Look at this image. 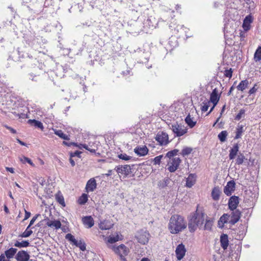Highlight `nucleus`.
Listing matches in <instances>:
<instances>
[{"mask_svg":"<svg viewBox=\"0 0 261 261\" xmlns=\"http://www.w3.org/2000/svg\"><path fill=\"white\" fill-rule=\"evenodd\" d=\"M187 227L186 219L181 216L174 214L170 217L168 224L169 232L173 234H177L183 231Z\"/></svg>","mask_w":261,"mask_h":261,"instance_id":"1","label":"nucleus"},{"mask_svg":"<svg viewBox=\"0 0 261 261\" xmlns=\"http://www.w3.org/2000/svg\"><path fill=\"white\" fill-rule=\"evenodd\" d=\"M155 140L161 146L167 145L169 143L168 135L163 131H160L156 134Z\"/></svg>","mask_w":261,"mask_h":261,"instance_id":"2","label":"nucleus"},{"mask_svg":"<svg viewBox=\"0 0 261 261\" xmlns=\"http://www.w3.org/2000/svg\"><path fill=\"white\" fill-rule=\"evenodd\" d=\"M114 170L120 176L123 175L124 177H127L132 172V168L129 165H118Z\"/></svg>","mask_w":261,"mask_h":261,"instance_id":"3","label":"nucleus"},{"mask_svg":"<svg viewBox=\"0 0 261 261\" xmlns=\"http://www.w3.org/2000/svg\"><path fill=\"white\" fill-rule=\"evenodd\" d=\"M171 129L177 137L183 136L187 132V129L185 125L177 123L172 125Z\"/></svg>","mask_w":261,"mask_h":261,"instance_id":"4","label":"nucleus"},{"mask_svg":"<svg viewBox=\"0 0 261 261\" xmlns=\"http://www.w3.org/2000/svg\"><path fill=\"white\" fill-rule=\"evenodd\" d=\"M205 217V215L203 213L199 212L197 210L192 214L190 218L194 219L196 223L200 227L204 222Z\"/></svg>","mask_w":261,"mask_h":261,"instance_id":"5","label":"nucleus"},{"mask_svg":"<svg viewBox=\"0 0 261 261\" xmlns=\"http://www.w3.org/2000/svg\"><path fill=\"white\" fill-rule=\"evenodd\" d=\"M113 250L119 257L126 256L129 252V249L123 244H121L116 247H114Z\"/></svg>","mask_w":261,"mask_h":261,"instance_id":"6","label":"nucleus"},{"mask_svg":"<svg viewBox=\"0 0 261 261\" xmlns=\"http://www.w3.org/2000/svg\"><path fill=\"white\" fill-rule=\"evenodd\" d=\"M136 238L138 242L142 244H146L148 242L149 233L146 231L141 230L137 233Z\"/></svg>","mask_w":261,"mask_h":261,"instance_id":"7","label":"nucleus"},{"mask_svg":"<svg viewBox=\"0 0 261 261\" xmlns=\"http://www.w3.org/2000/svg\"><path fill=\"white\" fill-rule=\"evenodd\" d=\"M180 162L181 160L179 158H172L171 162L168 163V170L170 172L175 171L177 169Z\"/></svg>","mask_w":261,"mask_h":261,"instance_id":"8","label":"nucleus"},{"mask_svg":"<svg viewBox=\"0 0 261 261\" xmlns=\"http://www.w3.org/2000/svg\"><path fill=\"white\" fill-rule=\"evenodd\" d=\"M232 211L231 214L230 215V221L229 223L232 225H234L238 221H239L241 212L238 209H234V210H231Z\"/></svg>","mask_w":261,"mask_h":261,"instance_id":"9","label":"nucleus"},{"mask_svg":"<svg viewBox=\"0 0 261 261\" xmlns=\"http://www.w3.org/2000/svg\"><path fill=\"white\" fill-rule=\"evenodd\" d=\"M15 258L17 261H29L30 255L26 251L20 250L16 253Z\"/></svg>","mask_w":261,"mask_h":261,"instance_id":"10","label":"nucleus"},{"mask_svg":"<svg viewBox=\"0 0 261 261\" xmlns=\"http://www.w3.org/2000/svg\"><path fill=\"white\" fill-rule=\"evenodd\" d=\"M186 249L182 244H179L175 250V253L177 259L178 260H181L185 255Z\"/></svg>","mask_w":261,"mask_h":261,"instance_id":"11","label":"nucleus"},{"mask_svg":"<svg viewBox=\"0 0 261 261\" xmlns=\"http://www.w3.org/2000/svg\"><path fill=\"white\" fill-rule=\"evenodd\" d=\"M235 186L236 183L234 180L229 181L224 188V193L227 196H230L235 190Z\"/></svg>","mask_w":261,"mask_h":261,"instance_id":"12","label":"nucleus"},{"mask_svg":"<svg viewBox=\"0 0 261 261\" xmlns=\"http://www.w3.org/2000/svg\"><path fill=\"white\" fill-rule=\"evenodd\" d=\"M98 225L101 230H109L113 226L114 224L111 220L105 219L100 220Z\"/></svg>","mask_w":261,"mask_h":261,"instance_id":"13","label":"nucleus"},{"mask_svg":"<svg viewBox=\"0 0 261 261\" xmlns=\"http://www.w3.org/2000/svg\"><path fill=\"white\" fill-rule=\"evenodd\" d=\"M239 197L236 196H231L228 201V205L230 210H234L237 209L239 204Z\"/></svg>","mask_w":261,"mask_h":261,"instance_id":"14","label":"nucleus"},{"mask_svg":"<svg viewBox=\"0 0 261 261\" xmlns=\"http://www.w3.org/2000/svg\"><path fill=\"white\" fill-rule=\"evenodd\" d=\"M220 96L219 95L218 91L216 88H215L210 95L211 103L214 104V106H216L219 100Z\"/></svg>","mask_w":261,"mask_h":261,"instance_id":"15","label":"nucleus"},{"mask_svg":"<svg viewBox=\"0 0 261 261\" xmlns=\"http://www.w3.org/2000/svg\"><path fill=\"white\" fill-rule=\"evenodd\" d=\"M97 184L95 179L94 178L90 179L87 182L86 189L87 192H93L96 189Z\"/></svg>","mask_w":261,"mask_h":261,"instance_id":"16","label":"nucleus"},{"mask_svg":"<svg viewBox=\"0 0 261 261\" xmlns=\"http://www.w3.org/2000/svg\"><path fill=\"white\" fill-rule=\"evenodd\" d=\"M134 152L140 156H143L148 153V149L146 146H137L134 149Z\"/></svg>","mask_w":261,"mask_h":261,"instance_id":"17","label":"nucleus"},{"mask_svg":"<svg viewBox=\"0 0 261 261\" xmlns=\"http://www.w3.org/2000/svg\"><path fill=\"white\" fill-rule=\"evenodd\" d=\"M221 191L219 187H215L212 191L211 197L214 201H218L220 198Z\"/></svg>","mask_w":261,"mask_h":261,"instance_id":"18","label":"nucleus"},{"mask_svg":"<svg viewBox=\"0 0 261 261\" xmlns=\"http://www.w3.org/2000/svg\"><path fill=\"white\" fill-rule=\"evenodd\" d=\"M197 176L195 174L191 173L186 178V186L188 188H191L195 184Z\"/></svg>","mask_w":261,"mask_h":261,"instance_id":"19","label":"nucleus"},{"mask_svg":"<svg viewBox=\"0 0 261 261\" xmlns=\"http://www.w3.org/2000/svg\"><path fill=\"white\" fill-rule=\"evenodd\" d=\"M230 215L227 214H224L219 219L218 221V226L222 228L225 223H229Z\"/></svg>","mask_w":261,"mask_h":261,"instance_id":"20","label":"nucleus"},{"mask_svg":"<svg viewBox=\"0 0 261 261\" xmlns=\"http://www.w3.org/2000/svg\"><path fill=\"white\" fill-rule=\"evenodd\" d=\"M99 142L95 140L90 141L88 144H86L87 150L91 152L95 153L97 149V146Z\"/></svg>","mask_w":261,"mask_h":261,"instance_id":"21","label":"nucleus"},{"mask_svg":"<svg viewBox=\"0 0 261 261\" xmlns=\"http://www.w3.org/2000/svg\"><path fill=\"white\" fill-rule=\"evenodd\" d=\"M220 244L221 247L226 250L229 245L228 237L226 234H222L220 236Z\"/></svg>","mask_w":261,"mask_h":261,"instance_id":"22","label":"nucleus"},{"mask_svg":"<svg viewBox=\"0 0 261 261\" xmlns=\"http://www.w3.org/2000/svg\"><path fill=\"white\" fill-rule=\"evenodd\" d=\"M239 150V146L238 144H234L229 150V158L230 160H233L236 157Z\"/></svg>","mask_w":261,"mask_h":261,"instance_id":"23","label":"nucleus"},{"mask_svg":"<svg viewBox=\"0 0 261 261\" xmlns=\"http://www.w3.org/2000/svg\"><path fill=\"white\" fill-rule=\"evenodd\" d=\"M46 225L51 228H54L56 229H58L61 226V223L58 220H50L48 219L46 222Z\"/></svg>","mask_w":261,"mask_h":261,"instance_id":"24","label":"nucleus"},{"mask_svg":"<svg viewBox=\"0 0 261 261\" xmlns=\"http://www.w3.org/2000/svg\"><path fill=\"white\" fill-rule=\"evenodd\" d=\"M84 224L88 228L92 227L94 224V220L91 216H85L82 219Z\"/></svg>","mask_w":261,"mask_h":261,"instance_id":"25","label":"nucleus"},{"mask_svg":"<svg viewBox=\"0 0 261 261\" xmlns=\"http://www.w3.org/2000/svg\"><path fill=\"white\" fill-rule=\"evenodd\" d=\"M17 249L15 248H10L5 251V256L8 259L12 258L15 254H16Z\"/></svg>","mask_w":261,"mask_h":261,"instance_id":"26","label":"nucleus"},{"mask_svg":"<svg viewBox=\"0 0 261 261\" xmlns=\"http://www.w3.org/2000/svg\"><path fill=\"white\" fill-rule=\"evenodd\" d=\"M171 180L168 177L164 178L163 179L160 180L158 182V187L160 189H164L170 183Z\"/></svg>","mask_w":261,"mask_h":261,"instance_id":"27","label":"nucleus"},{"mask_svg":"<svg viewBox=\"0 0 261 261\" xmlns=\"http://www.w3.org/2000/svg\"><path fill=\"white\" fill-rule=\"evenodd\" d=\"M194 221L195 220L194 219L191 218H190L189 220L188 228L191 232H194L197 229V227H199Z\"/></svg>","mask_w":261,"mask_h":261,"instance_id":"28","label":"nucleus"},{"mask_svg":"<svg viewBox=\"0 0 261 261\" xmlns=\"http://www.w3.org/2000/svg\"><path fill=\"white\" fill-rule=\"evenodd\" d=\"M28 123L31 125H33L36 127L40 128L42 130H43L44 129V126L42 123L35 119H29L28 120Z\"/></svg>","mask_w":261,"mask_h":261,"instance_id":"29","label":"nucleus"},{"mask_svg":"<svg viewBox=\"0 0 261 261\" xmlns=\"http://www.w3.org/2000/svg\"><path fill=\"white\" fill-rule=\"evenodd\" d=\"M53 130L56 135L59 136L60 138L65 140H69L70 139L69 136L63 132L62 130L56 129L53 128Z\"/></svg>","mask_w":261,"mask_h":261,"instance_id":"30","label":"nucleus"},{"mask_svg":"<svg viewBox=\"0 0 261 261\" xmlns=\"http://www.w3.org/2000/svg\"><path fill=\"white\" fill-rule=\"evenodd\" d=\"M185 120L190 128L193 127L196 123V121L194 120V118L191 117L190 114L186 117Z\"/></svg>","mask_w":261,"mask_h":261,"instance_id":"31","label":"nucleus"},{"mask_svg":"<svg viewBox=\"0 0 261 261\" xmlns=\"http://www.w3.org/2000/svg\"><path fill=\"white\" fill-rule=\"evenodd\" d=\"M122 237V236L121 235L119 236L118 233L116 236H110L108 238V242L111 244H113L121 240Z\"/></svg>","mask_w":261,"mask_h":261,"instance_id":"32","label":"nucleus"},{"mask_svg":"<svg viewBox=\"0 0 261 261\" xmlns=\"http://www.w3.org/2000/svg\"><path fill=\"white\" fill-rule=\"evenodd\" d=\"M243 125H238L236 128V135L234 137L235 139H239L241 137L242 133L244 131Z\"/></svg>","mask_w":261,"mask_h":261,"instance_id":"33","label":"nucleus"},{"mask_svg":"<svg viewBox=\"0 0 261 261\" xmlns=\"http://www.w3.org/2000/svg\"><path fill=\"white\" fill-rule=\"evenodd\" d=\"M30 243L28 241H22L21 242L16 241L14 244V246L19 248L27 247L29 246Z\"/></svg>","mask_w":261,"mask_h":261,"instance_id":"34","label":"nucleus"},{"mask_svg":"<svg viewBox=\"0 0 261 261\" xmlns=\"http://www.w3.org/2000/svg\"><path fill=\"white\" fill-rule=\"evenodd\" d=\"M210 105H211V101H209V100H208V99L204 100L201 104V111L203 112H205L207 111L208 108L210 106Z\"/></svg>","mask_w":261,"mask_h":261,"instance_id":"35","label":"nucleus"},{"mask_svg":"<svg viewBox=\"0 0 261 261\" xmlns=\"http://www.w3.org/2000/svg\"><path fill=\"white\" fill-rule=\"evenodd\" d=\"M254 59L255 61H259L261 60V46H259L256 50Z\"/></svg>","mask_w":261,"mask_h":261,"instance_id":"36","label":"nucleus"},{"mask_svg":"<svg viewBox=\"0 0 261 261\" xmlns=\"http://www.w3.org/2000/svg\"><path fill=\"white\" fill-rule=\"evenodd\" d=\"M245 159V156L242 153H239L236 160V164L239 165H242Z\"/></svg>","mask_w":261,"mask_h":261,"instance_id":"37","label":"nucleus"},{"mask_svg":"<svg viewBox=\"0 0 261 261\" xmlns=\"http://www.w3.org/2000/svg\"><path fill=\"white\" fill-rule=\"evenodd\" d=\"M88 200V195L86 194H83L82 196L79 198L78 202L80 204H85Z\"/></svg>","mask_w":261,"mask_h":261,"instance_id":"38","label":"nucleus"},{"mask_svg":"<svg viewBox=\"0 0 261 261\" xmlns=\"http://www.w3.org/2000/svg\"><path fill=\"white\" fill-rule=\"evenodd\" d=\"M30 228V227H29L28 225L25 231L21 234H20V236L22 238H28L30 237L33 233V231L29 229Z\"/></svg>","mask_w":261,"mask_h":261,"instance_id":"39","label":"nucleus"},{"mask_svg":"<svg viewBox=\"0 0 261 261\" xmlns=\"http://www.w3.org/2000/svg\"><path fill=\"white\" fill-rule=\"evenodd\" d=\"M227 133L225 130L222 131L218 135V138L221 142H224L226 140Z\"/></svg>","mask_w":261,"mask_h":261,"instance_id":"40","label":"nucleus"},{"mask_svg":"<svg viewBox=\"0 0 261 261\" xmlns=\"http://www.w3.org/2000/svg\"><path fill=\"white\" fill-rule=\"evenodd\" d=\"M20 161L23 164L25 163L26 162L29 164L30 165H31L33 167L35 166L34 164L32 162L31 159L29 158L25 157V156H22L20 158Z\"/></svg>","mask_w":261,"mask_h":261,"instance_id":"41","label":"nucleus"},{"mask_svg":"<svg viewBox=\"0 0 261 261\" xmlns=\"http://www.w3.org/2000/svg\"><path fill=\"white\" fill-rule=\"evenodd\" d=\"M192 151V149L191 148L186 147L182 149L180 153L183 156H185L190 154Z\"/></svg>","mask_w":261,"mask_h":261,"instance_id":"42","label":"nucleus"},{"mask_svg":"<svg viewBox=\"0 0 261 261\" xmlns=\"http://www.w3.org/2000/svg\"><path fill=\"white\" fill-rule=\"evenodd\" d=\"M245 110L244 109H241L239 111V113L236 115L235 120H240L241 118L245 117Z\"/></svg>","mask_w":261,"mask_h":261,"instance_id":"43","label":"nucleus"},{"mask_svg":"<svg viewBox=\"0 0 261 261\" xmlns=\"http://www.w3.org/2000/svg\"><path fill=\"white\" fill-rule=\"evenodd\" d=\"M179 150L178 149H174L171 151H168L166 155V156L171 158L172 157H173L174 156L177 154V153L178 152Z\"/></svg>","mask_w":261,"mask_h":261,"instance_id":"44","label":"nucleus"},{"mask_svg":"<svg viewBox=\"0 0 261 261\" xmlns=\"http://www.w3.org/2000/svg\"><path fill=\"white\" fill-rule=\"evenodd\" d=\"M65 238L68 241L72 242L74 245L77 244V241L74 238V236H72L71 233H67L65 236Z\"/></svg>","mask_w":261,"mask_h":261,"instance_id":"45","label":"nucleus"},{"mask_svg":"<svg viewBox=\"0 0 261 261\" xmlns=\"http://www.w3.org/2000/svg\"><path fill=\"white\" fill-rule=\"evenodd\" d=\"M118 157L124 161H128L132 158V156L128 155L126 153H120L118 154Z\"/></svg>","mask_w":261,"mask_h":261,"instance_id":"46","label":"nucleus"},{"mask_svg":"<svg viewBox=\"0 0 261 261\" xmlns=\"http://www.w3.org/2000/svg\"><path fill=\"white\" fill-rule=\"evenodd\" d=\"M252 22V17L250 15L247 16L243 22V27H246V24L250 25V23Z\"/></svg>","mask_w":261,"mask_h":261,"instance_id":"47","label":"nucleus"},{"mask_svg":"<svg viewBox=\"0 0 261 261\" xmlns=\"http://www.w3.org/2000/svg\"><path fill=\"white\" fill-rule=\"evenodd\" d=\"M213 225V221L210 220H206L205 225H204V229L205 230H210Z\"/></svg>","mask_w":261,"mask_h":261,"instance_id":"48","label":"nucleus"},{"mask_svg":"<svg viewBox=\"0 0 261 261\" xmlns=\"http://www.w3.org/2000/svg\"><path fill=\"white\" fill-rule=\"evenodd\" d=\"M56 198V199H57V201L61 205H62L63 206H65V202H64V198H63V197L62 196L57 195Z\"/></svg>","mask_w":261,"mask_h":261,"instance_id":"49","label":"nucleus"},{"mask_svg":"<svg viewBox=\"0 0 261 261\" xmlns=\"http://www.w3.org/2000/svg\"><path fill=\"white\" fill-rule=\"evenodd\" d=\"M74 245L79 247L82 251H85L86 250V244L81 241L80 242L77 241V244Z\"/></svg>","mask_w":261,"mask_h":261,"instance_id":"50","label":"nucleus"},{"mask_svg":"<svg viewBox=\"0 0 261 261\" xmlns=\"http://www.w3.org/2000/svg\"><path fill=\"white\" fill-rule=\"evenodd\" d=\"M248 83H240L239 85L237 86L239 90L243 91L247 87Z\"/></svg>","mask_w":261,"mask_h":261,"instance_id":"51","label":"nucleus"},{"mask_svg":"<svg viewBox=\"0 0 261 261\" xmlns=\"http://www.w3.org/2000/svg\"><path fill=\"white\" fill-rule=\"evenodd\" d=\"M163 155H160L159 156L155 157L153 159L154 164L159 165L161 163V160L162 158H163Z\"/></svg>","mask_w":261,"mask_h":261,"instance_id":"52","label":"nucleus"},{"mask_svg":"<svg viewBox=\"0 0 261 261\" xmlns=\"http://www.w3.org/2000/svg\"><path fill=\"white\" fill-rule=\"evenodd\" d=\"M232 71L230 68L229 70H225L224 72V75L225 77L230 78L232 76Z\"/></svg>","mask_w":261,"mask_h":261,"instance_id":"53","label":"nucleus"},{"mask_svg":"<svg viewBox=\"0 0 261 261\" xmlns=\"http://www.w3.org/2000/svg\"><path fill=\"white\" fill-rule=\"evenodd\" d=\"M73 144L74 146L78 147L80 149H83V148H85L87 150L86 144H82V143L78 144V143H74Z\"/></svg>","mask_w":261,"mask_h":261,"instance_id":"54","label":"nucleus"},{"mask_svg":"<svg viewBox=\"0 0 261 261\" xmlns=\"http://www.w3.org/2000/svg\"><path fill=\"white\" fill-rule=\"evenodd\" d=\"M39 215H36L34 217H33V218L31 219V220L30 222V223L29 224V227H31V226L34 224L35 221L36 220L38 217Z\"/></svg>","mask_w":261,"mask_h":261,"instance_id":"55","label":"nucleus"},{"mask_svg":"<svg viewBox=\"0 0 261 261\" xmlns=\"http://www.w3.org/2000/svg\"><path fill=\"white\" fill-rule=\"evenodd\" d=\"M25 216L23 221L27 220L31 216V213L24 210Z\"/></svg>","mask_w":261,"mask_h":261,"instance_id":"56","label":"nucleus"},{"mask_svg":"<svg viewBox=\"0 0 261 261\" xmlns=\"http://www.w3.org/2000/svg\"><path fill=\"white\" fill-rule=\"evenodd\" d=\"M81 153L80 151H75L73 153H71L70 154V157L73 158L74 156H79L80 154Z\"/></svg>","mask_w":261,"mask_h":261,"instance_id":"57","label":"nucleus"},{"mask_svg":"<svg viewBox=\"0 0 261 261\" xmlns=\"http://www.w3.org/2000/svg\"><path fill=\"white\" fill-rule=\"evenodd\" d=\"M182 102L178 101L177 102H175L172 106V108L174 107L176 109L177 107H180L182 106Z\"/></svg>","mask_w":261,"mask_h":261,"instance_id":"58","label":"nucleus"},{"mask_svg":"<svg viewBox=\"0 0 261 261\" xmlns=\"http://www.w3.org/2000/svg\"><path fill=\"white\" fill-rule=\"evenodd\" d=\"M255 86H256V85H255L254 86V87H253V88H252L249 90V94H250V95H251V94H252L256 92V91L257 89L255 88Z\"/></svg>","mask_w":261,"mask_h":261,"instance_id":"59","label":"nucleus"},{"mask_svg":"<svg viewBox=\"0 0 261 261\" xmlns=\"http://www.w3.org/2000/svg\"><path fill=\"white\" fill-rule=\"evenodd\" d=\"M6 128L10 130V131L13 133V134H16V130L15 129H14V128L10 127V126H6Z\"/></svg>","mask_w":261,"mask_h":261,"instance_id":"60","label":"nucleus"},{"mask_svg":"<svg viewBox=\"0 0 261 261\" xmlns=\"http://www.w3.org/2000/svg\"><path fill=\"white\" fill-rule=\"evenodd\" d=\"M73 143L72 142H67L66 141H63V144L67 146H71V145H73Z\"/></svg>","mask_w":261,"mask_h":261,"instance_id":"61","label":"nucleus"},{"mask_svg":"<svg viewBox=\"0 0 261 261\" xmlns=\"http://www.w3.org/2000/svg\"><path fill=\"white\" fill-rule=\"evenodd\" d=\"M6 169L7 171H9L12 173H13L14 172V169L11 167H6Z\"/></svg>","mask_w":261,"mask_h":261,"instance_id":"62","label":"nucleus"},{"mask_svg":"<svg viewBox=\"0 0 261 261\" xmlns=\"http://www.w3.org/2000/svg\"><path fill=\"white\" fill-rule=\"evenodd\" d=\"M130 73V71L129 70H127L126 71H122V74L123 75H129Z\"/></svg>","mask_w":261,"mask_h":261,"instance_id":"63","label":"nucleus"},{"mask_svg":"<svg viewBox=\"0 0 261 261\" xmlns=\"http://www.w3.org/2000/svg\"><path fill=\"white\" fill-rule=\"evenodd\" d=\"M5 257L6 256H5V255L4 254H2L0 255V261H5L6 260Z\"/></svg>","mask_w":261,"mask_h":261,"instance_id":"64","label":"nucleus"}]
</instances>
